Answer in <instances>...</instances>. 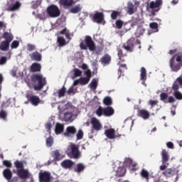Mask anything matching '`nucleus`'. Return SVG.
Returning a JSON list of instances; mask_svg holds the SVG:
<instances>
[{
    "label": "nucleus",
    "mask_w": 182,
    "mask_h": 182,
    "mask_svg": "<svg viewBox=\"0 0 182 182\" xmlns=\"http://www.w3.org/2000/svg\"><path fill=\"white\" fill-rule=\"evenodd\" d=\"M166 146L168 147V149H174V144H173V142L171 141H168L166 143Z\"/></svg>",
    "instance_id": "62"
},
{
    "label": "nucleus",
    "mask_w": 182,
    "mask_h": 182,
    "mask_svg": "<svg viewBox=\"0 0 182 182\" xmlns=\"http://www.w3.org/2000/svg\"><path fill=\"white\" fill-rule=\"evenodd\" d=\"M9 43L5 41H2L0 44V50L3 51L8 50L9 49Z\"/></svg>",
    "instance_id": "36"
},
{
    "label": "nucleus",
    "mask_w": 182,
    "mask_h": 182,
    "mask_svg": "<svg viewBox=\"0 0 182 182\" xmlns=\"http://www.w3.org/2000/svg\"><path fill=\"white\" fill-rule=\"evenodd\" d=\"M176 102V99L173 96H169L168 98V103H174Z\"/></svg>",
    "instance_id": "64"
},
{
    "label": "nucleus",
    "mask_w": 182,
    "mask_h": 182,
    "mask_svg": "<svg viewBox=\"0 0 182 182\" xmlns=\"http://www.w3.org/2000/svg\"><path fill=\"white\" fill-rule=\"evenodd\" d=\"M80 11H82V8L80 7V4H77L75 7L70 9V12H71V14H79Z\"/></svg>",
    "instance_id": "43"
},
{
    "label": "nucleus",
    "mask_w": 182,
    "mask_h": 182,
    "mask_svg": "<svg viewBox=\"0 0 182 182\" xmlns=\"http://www.w3.org/2000/svg\"><path fill=\"white\" fill-rule=\"evenodd\" d=\"M167 97H168V94H167V92L161 93L160 100H161V102H164V100H166V99H167Z\"/></svg>",
    "instance_id": "56"
},
{
    "label": "nucleus",
    "mask_w": 182,
    "mask_h": 182,
    "mask_svg": "<svg viewBox=\"0 0 182 182\" xmlns=\"http://www.w3.org/2000/svg\"><path fill=\"white\" fill-rule=\"evenodd\" d=\"M29 57L31 60H35L36 62H41L42 60V54L36 50L30 53Z\"/></svg>",
    "instance_id": "15"
},
{
    "label": "nucleus",
    "mask_w": 182,
    "mask_h": 182,
    "mask_svg": "<svg viewBox=\"0 0 182 182\" xmlns=\"http://www.w3.org/2000/svg\"><path fill=\"white\" fill-rule=\"evenodd\" d=\"M26 97L29 103L33 106H38L41 103V98L38 95H33L31 94H27Z\"/></svg>",
    "instance_id": "10"
},
{
    "label": "nucleus",
    "mask_w": 182,
    "mask_h": 182,
    "mask_svg": "<svg viewBox=\"0 0 182 182\" xmlns=\"http://www.w3.org/2000/svg\"><path fill=\"white\" fill-rule=\"evenodd\" d=\"M46 129L48 132V133H50V129H52V123L48 122L46 124Z\"/></svg>",
    "instance_id": "60"
},
{
    "label": "nucleus",
    "mask_w": 182,
    "mask_h": 182,
    "mask_svg": "<svg viewBox=\"0 0 182 182\" xmlns=\"http://www.w3.org/2000/svg\"><path fill=\"white\" fill-rule=\"evenodd\" d=\"M66 93V87H63L60 90L58 91V97H63L65 96V94Z\"/></svg>",
    "instance_id": "52"
},
{
    "label": "nucleus",
    "mask_w": 182,
    "mask_h": 182,
    "mask_svg": "<svg viewBox=\"0 0 182 182\" xmlns=\"http://www.w3.org/2000/svg\"><path fill=\"white\" fill-rule=\"evenodd\" d=\"M85 170V165L82 163L77 164V167L74 168L75 173H82Z\"/></svg>",
    "instance_id": "37"
},
{
    "label": "nucleus",
    "mask_w": 182,
    "mask_h": 182,
    "mask_svg": "<svg viewBox=\"0 0 182 182\" xmlns=\"http://www.w3.org/2000/svg\"><path fill=\"white\" fill-rule=\"evenodd\" d=\"M57 43H58V46L60 47L65 46L68 43H66V40L62 36L58 37Z\"/></svg>",
    "instance_id": "39"
},
{
    "label": "nucleus",
    "mask_w": 182,
    "mask_h": 182,
    "mask_svg": "<svg viewBox=\"0 0 182 182\" xmlns=\"http://www.w3.org/2000/svg\"><path fill=\"white\" fill-rule=\"evenodd\" d=\"M162 175L164 176L166 178H170V177L173 176V168H167L162 173Z\"/></svg>",
    "instance_id": "34"
},
{
    "label": "nucleus",
    "mask_w": 182,
    "mask_h": 182,
    "mask_svg": "<svg viewBox=\"0 0 182 182\" xmlns=\"http://www.w3.org/2000/svg\"><path fill=\"white\" fill-rule=\"evenodd\" d=\"M74 75L71 77L73 80H75L76 77H79V76H82V70H79L78 68L73 69Z\"/></svg>",
    "instance_id": "35"
},
{
    "label": "nucleus",
    "mask_w": 182,
    "mask_h": 182,
    "mask_svg": "<svg viewBox=\"0 0 182 182\" xmlns=\"http://www.w3.org/2000/svg\"><path fill=\"white\" fill-rule=\"evenodd\" d=\"M3 38L5 39L4 41L11 43V41H14V35L9 32H4L3 34Z\"/></svg>",
    "instance_id": "28"
},
{
    "label": "nucleus",
    "mask_w": 182,
    "mask_h": 182,
    "mask_svg": "<svg viewBox=\"0 0 182 182\" xmlns=\"http://www.w3.org/2000/svg\"><path fill=\"white\" fill-rule=\"evenodd\" d=\"M60 166L65 170H72V167L75 166V162L70 159H65L60 163Z\"/></svg>",
    "instance_id": "13"
},
{
    "label": "nucleus",
    "mask_w": 182,
    "mask_h": 182,
    "mask_svg": "<svg viewBox=\"0 0 182 182\" xmlns=\"http://www.w3.org/2000/svg\"><path fill=\"white\" fill-rule=\"evenodd\" d=\"M90 123L92 124V129L91 133H94L95 130V132H99L102 130V123H100V121L97 119L96 117L91 118Z\"/></svg>",
    "instance_id": "9"
},
{
    "label": "nucleus",
    "mask_w": 182,
    "mask_h": 182,
    "mask_svg": "<svg viewBox=\"0 0 182 182\" xmlns=\"http://www.w3.org/2000/svg\"><path fill=\"white\" fill-rule=\"evenodd\" d=\"M8 116V114L6 113V112L4 109H2L0 112V117L1 119H3L4 120L6 119V117Z\"/></svg>",
    "instance_id": "58"
},
{
    "label": "nucleus",
    "mask_w": 182,
    "mask_h": 182,
    "mask_svg": "<svg viewBox=\"0 0 182 182\" xmlns=\"http://www.w3.org/2000/svg\"><path fill=\"white\" fill-rule=\"evenodd\" d=\"M124 166H125V167L129 168H130L131 166L134 167V164H133V160L130 158H126L124 161Z\"/></svg>",
    "instance_id": "41"
},
{
    "label": "nucleus",
    "mask_w": 182,
    "mask_h": 182,
    "mask_svg": "<svg viewBox=\"0 0 182 182\" xmlns=\"http://www.w3.org/2000/svg\"><path fill=\"white\" fill-rule=\"evenodd\" d=\"M100 62L103 66H107V65H110V62H112V57L108 54H105L100 58Z\"/></svg>",
    "instance_id": "18"
},
{
    "label": "nucleus",
    "mask_w": 182,
    "mask_h": 182,
    "mask_svg": "<svg viewBox=\"0 0 182 182\" xmlns=\"http://www.w3.org/2000/svg\"><path fill=\"white\" fill-rule=\"evenodd\" d=\"M139 117H141L144 120H147L150 117V112L146 109H140L137 113Z\"/></svg>",
    "instance_id": "20"
},
{
    "label": "nucleus",
    "mask_w": 182,
    "mask_h": 182,
    "mask_svg": "<svg viewBox=\"0 0 182 182\" xmlns=\"http://www.w3.org/2000/svg\"><path fill=\"white\" fill-rule=\"evenodd\" d=\"M140 176L142 178H144L146 182H149V178L150 177V173L148 172L147 170H146L144 168L141 169V171L140 172Z\"/></svg>",
    "instance_id": "31"
},
{
    "label": "nucleus",
    "mask_w": 182,
    "mask_h": 182,
    "mask_svg": "<svg viewBox=\"0 0 182 182\" xmlns=\"http://www.w3.org/2000/svg\"><path fill=\"white\" fill-rule=\"evenodd\" d=\"M176 60L178 63H176ZM169 66L172 72H178L182 68V56L178 55L176 58V55H173L169 60Z\"/></svg>",
    "instance_id": "5"
},
{
    "label": "nucleus",
    "mask_w": 182,
    "mask_h": 182,
    "mask_svg": "<svg viewBox=\"0 0 182 182\" xmlns=\"http://www.w3.org/2000/svg\"><path fill=\"white\" fill-rule=\"evenodd\" d=\"M149 28H151V29H154V31H159V23L156 22L151 23L149 24Z\"/></svg>",
    "instance_id": "54"
},
{
    "label": "nucleus",
    "mask_w": 182,
    "mask_h": 182,
    "mask_svg": "<svg viewBox=\"0 0 182 182\" xmlns=\"http://www.w3.org/2000/svg\"><path fill=\"white\" fill-rule=\"evenodd\" d=\"M105 134L107 139H109V140L116 139V131L113 128L106 129L105 131Z\"/></svg>",
    "instance_id": "16"
},
{
    "label": "nucleus",
    "mask_w": 182,
    "mask_h": 182,
    "mask_svg": "<svg viewBox=\"0 0 182 182\" xmlns=\"http://www.w3.org/2000/svg\"><path fill=\"white\" fill-rule=\"evenodd\" d=\"M163 6V0H155L151 1L147 4L146 9H151L152 11H155L156 12H159L160 9H161V6Z\"/></svg>",
    "instance_id": "7"
},
{
    "label": "nucleus",
    "mask_w": 182,
    "mask_h": 182,
    "mask_svg": "<svg viewBox=\"0 0 182 182\" xmlns=\"http://www.w3.org/2000/svg\"><path fill=\"white\" fill-rule=\"evenodd\" d=\"M140 41L136 40L134 37L130 38L122 46V48L127 50V52H133L134 50V45H139V49H141V45H140Z\"/></svg>",
    "instance_id": "4"
},
{
    "label": "nucleus",
    "mask_w": 182,
    "mask_h": 182,
    "mask_svg": "<svg viewBox=\"0 0 182 182\" xmlns=\"http://www.w3.org/2000/svg\"><path fill=\"white\" fill-rule=\"evenodd\" d=\"M68 156L70 159H79L80 157L79 147L76 144L71 145V151L68 154Z\"/></svg>",
    "instance_id": "11"
},
{
    "label": "nucleus",
    "mask_w": 182,
    "mask_h": 182,
    "mask_svg": "<svg viewBox=\"0 0 182 182\" xmlns=\"http://www.w3.org/2000/svg\"><path fill=\"white\" fill-rule=\"evenodd\" d=\"M103 103L105 106H110L112 105V101L110 97H105L103 100Z\"/></svg>",
    "instance_id": "48"
},
{
    "label": "nucleus",
    "mask_w": 182,
    "mask_h": 182,
    "mask_svg": "<svg viewBox=\"0 0 182 182\" xmlns=\"http://www.w3.org/2000/svg\"><path fill=\"white\" fill-rule=\"evenodd\" d=\"M140 72V80H142L144 83V82L147 80V70L144 67H142L141 68Z\"/></svg>",
    "instance_id": "27"
},
{
    "label": "nucleus",
    "mask_w": 182,
    "mask_h": 182,
    "mask_svg": "<svg viewBox=\"0 0 182 182\" xmlns=\"http://www.w3.org/2000/svg\"><path fill=\"white\" fill-rule=\"evenodd\" d=\"M42 69V65L38 63H33L31 67L30 70L31 72L35 73V72H41Z\"/></svg>",
    "instance_id": "24"
},
{
    "label": "nucleus",
    "mask_w": 182,
    "mask_h": 182,
    "mask_svg": "<svg viewBox=\"0 0 182 182\" xmlns=\"http://www.w3.org/2000/svg\"><path fill=\"white\" fill-rule=\"evenodd\" d=\"M127 13L129 15H133L134 14V5H133V3L129 2L127 4Z\"/></svg>",
    "instance_id": "38"
},
{
    "label": "nucleus",
    "mask_w": 182,
    "mask_h": 182,
    "mask_svg": "<svg viewBox=\"0 0 182 182\" xmlns=\"http://www.w3.org/2000/svg\"><path fill=\"white\" fill-rule=\"evenodd\" d=\"M116 177H124L126 176V168L124 166H119L115 171Z\"/></svg>",
    "instance_id": "21"
},
{
    "label": "nucleus",
    "mask_w": 182,
    "mask_h": 182,
    "mask_svg": "<svg viewBox=\"0 0 182 182\" xmlns=\"http://www.w3.org/2000/svg\"><path fill=\"white\" fill-rule=\"evenodd\" d=\"M31 82H33L34 90H42L46 86V78L42 74H33L31 76Z\"/></svg>",
    "instance_id": "1"
},
{
    "label": "nucleus",
    "mask_w": 182,
    "mask_h": 182,
    "mask_svg": "<svg viewBox=\"0 0 182 182\" xmlns=\"http://www.w3.org/2000/svg\"><path fill=\"white\" fill-rule=\"evenodd\" d=\"M117 55L121 62L126 61V58L127 57V54H124L123 50H122L121 48L117 49Z\"/></svg>",
    "instance_id": "29"
},
{
    "label": "nucleus",
    "mask_w": 182,
    "mask_h": 182,
    "mask_svg": "<svg viewBox=\"0 0 182 182\" xmlns=\"http://www.w3.org/2000/svg\"><path fill=\"white\" fill-rule=\"evenodd\" d=\"M63 130H65V126L63 124L57 123L55 125V134H60V133H63Z\"/></svg>",
    "instance_id": "30"
},
{
    "label": "nucleus",
    "mask_w": 182,
    "mask_h": 182,
    "mask_svg": "<svg viewBox=\"0 0 182 182\" xmlns=\"http://www.w3.org/2000/svg\"><path fill=\"white\" fill-rule=\"evenodd\" d=\"M73 116V114L72 112H65L64 114V120L65 122H69V120H70V119H72Z\"/></svg>",
    "instance_id": "49"
},
{
    "label": "nucleus",
    "mask_w": 182,
    "mask_h": 182,
    "mask_svg": "<svg viewBox=\"0 0 182 182\" xmlns=\"http://www.w3.org/2000/svg\"><path fill=\"white\" fill-rule=\"evenodd\" d=\"M93 22L102 23L105 21V14L103 12H96L92 17Z\"/></svg>",
    "instance_id": "12"
},
{
    "label": "nucleus",
    "mask_w": 182,
    "mask_h": 182,
    "mask_svg": "<svg viewBox=\"0 0 182 182\" xmlns=\"http://www.w3.org/2000/svg\"><path fill=\"white\" fill-rule=\"evenodd\" d=\"M114 114V109L112 107H107L104 108V116L105 117H110V116H113Z\"/></svg>",
    "instance_id": "23"
},
{
    "label": "nucleus",
    "mask_w": 182,
    "mask_h": 182,
    "mask_svg": "<svg viewBox=\"0 0 182 182\" xmlns=\"http://www.w3.org/2000/svg\"><path fill=\"white\" fill-rule=\"evenodd\" d=\"M122 15V12L117 11H112L111 14V18L112 21H116L117 19V16H120Z\"/></svg>",
    "instance_id": "44"
},
{
    "label": "nucleus",
    "mask_w": 182,
    "mask_h": 182,
    "mask_svg": "<svg viewBox=\"0 0 182 182\" xmlns=\"http://www.w3.org/2000/svg\"><path fill=\"white\" fill-rule=\"evenodd\" d=\"M83 139V131L80 129L77 134V140H82Z\"/></svg>",
    "instance_id": "59"
},
{
    "label": "nucleus",
    "mask_w": 182,
    "mask_h": 182,
    "mask_svg": "<svg viewBox=\"0 0 182 182\" xmlns=\"http://www.w3.org/2000/svg\"><path fill=\"white\" fill-rule=\"evenodd\" d=\"M85 75H86V77L87 79H90V77H92V72L90 71V70H86L85 71Z\"/></svg>",
    "instance_id": "61"
},
{
    "label": "nucleus",
    "mask_w": 182,
    "mask_h": 182,
    "mask_svg": "<svg viewBox=\"0 0 182 182\" xmlns=\"http://www.w3.org/2000/svg\"><path fill=\"white\" fill-rule=\"evenodd\" d=\"M76 128L73 126H70L66 128V132L64 133L65 137H72L74 134H76Z\"/></svg>",
    "instance_id": "17"
},
{
    "label": "nucleus",
    "mask_w": 182,
    "mask_h": 182,
    "mask_svg": "<svg viewBox=\"0 0 182 182\" xmlns=\"http://www.w3.org/2000/svg\"><path fill=\"white\" fill-rule=\"evenodd\" d=\"M119 65V68L118 70L119 77L124 73L125 70H127V65L126 64H117Z\"/></svg>",
    "instance_id": "33"
},
{
    "label": "nucleus",
    "mask_w": 182,
    "mask_h": 182,
    "mask_svg": "<svg viewBox=\"0 0 182 182\" xmlns=\"http://www.w3.org/2000/svg\"><path fill=\"white\" fill-rule=\"evenodd\" d=\"M180 87L182 88V76H179L173 82L172 85V90H173V96L177 100H182V93L178 91Z\"/></svg>",
    "instance_id": "3"
},
{
    "label": "nucleus",
    "mask_w": 182,
    "mask_h": 182,
    "mask_svg": "<svg viewBox=\"0 0 182 182\" xmlns=\"http://www.w3.org/2000/svg\"><path fill=\"white\" fill-rule=\"evenodd\" d=\"M17 171V176L19 177V178H21L22 180H26V178H29V171L27 169L23 168V169H18Z\"/></svg>",
    "instance_id": "14"
},
{
    "label": "nucleus",
    "mask_w": 182,
    "mask_h": 182,
    "mask_svg": "<svg viewBox=\"0 0 182 182\" xmlns=\"http://www.w3.org/2000/svg\"><path fill=\"white\" fill-rule=\"evenodd\" d=\"M23 163H25L23 161H16L14 162V166L17 170H22L25 168V166L23 165Z\"/></svg>",
    "instance_id": "32"
},
{
    "label": "nucleus",
    "mask_w": 182,
    "mask_h": 182,
    "mask_svg": "<svg viewBox=\"0 0 182 182\" xmlns=\"http://www.w3.org/2000/svg\"><path fill=\"white\" fill-rule=\"evenodd\" d=\"M80 48L82 50H87L89 49L90 52H95L96 50V44L91 36H86L85 41L80 43Z\"/></svg>",
    "instance_id": "2"
},
{
    "label": "nucleus",
    "mask_w": 182,
    "mask_h": 182,
    "mask_svg": "<svg viewBox=\"0 0 182 182\" xmlns=\"http://www.w3.org/2000/svg\"><path fill=\"white\" fill-rule=\"evenodd\" d=\"M3 166H5L7 168H12V162L9 160H4L3 161Z\"/></svg>",
    "instance_id": "53"
},
{
    "label": "nucleus",
    "mask_w": 182,
    "mask_h": 182,
    "mask_svg": "<svg viewBox=\"0 0 182 182\" xmlns=\"http://www.w3.org/2000/svg\"><path fill=\"white\" fill-rule=\"evenodd\" d=\"M3 176L4 177V178L6 180H7V181H11V180H12V177H13V173H12V171H11L10 168H5L3 171Z\"/></svg>",
    "instance_id": "19"
},
{
    "label": "nucleus",
    "mask_w": 182,
    "mask_h": 182,
    "mask_svg": "<svg viewBox=\"0 0 182 182\" xmlns=\"http://www.w3.org/2000/svg\"><path fill=\"white\" fill-rule=\"evenodd\" d=\"M161 156L162 157V164H166L170 160V155H168V152L166 149L161 151Z\"/></svg>",
    "instance_id": "22"
},
{
    "label": "nucleus",
    "mask_w": 182,
    "mask_h": 182,
    "mask_svg": "<svg viewBox=\"0 0 182 182\" xmlns=\"http://www.w3.org/2000/svg\"><path fill=\"white\" fill-rule=\"evenodd\" d=\"M90 82V79L86 77H81L80 78V85L82 86H85V85H87Z\"/></svg>",
    "instance_id": "45"
},
{
    "label": "nucleus",
    "mask_w": 182,
    "mask_h": 182,
    "mask_svg": "<svg viewBox=\"0 0 182 182\" xmlns=\"http://www.w3.org/2000/svg\"><path fill=\"white\" fill-rule=\"evenodd\" d=\"M52 157H53L55 161H59L60 160V152L59 151V150L53 151Z\"/></svg>",
    "instance_id": "40"
},
{
    "label": "nucleus",
    "mask_w": 182,
    "mask_h": 182,
    "mask_svg": "<svg viewBox=\"0 0 182 182\" xmlns=\"http://www.w3.org/2000/svg\"><path fill=\"white\" fill-rule=\"evenodd\" d=\"M21 2L16 1V3H11L9 6V11H18L21 8Z\"/></svg>",
    "instance_id": "26"
},
{
    "label": "nucleus",
    "mask_w": 182,
    "mask_h": 182,
    "mask_svg": "<svg viewBox=\"0 0 182 182\" xmlns=\"http://www.w3.org/2000/svg\"><path fill=\"white\" fill-rule=\"evenodd\" d=\"M58 4L60 6H64L65 8H68L73 5V0H59Z\"/></svg>",
    "instance_id": "25"
},
{
    "label": "nucleus",
    "mask_w": 182,
    "mask_h": 182,
    "mask_svg": "<svg viewBox=\"0 0 182 182\" xmlns=\"http://www.w3.org/2000/svg\"><path fill=\"white\" fill-rule=\"evenodd\" d=\"M47 147H52L53 146V137L49 136L46 140Z\"/></svg>",
    "instance_id": "47"
},
{
    "label": "nucleus",
    "mask_w": 182,
    "mask_h": 182,
    "mask_svg": "<svg viewBox=\"0 0 182 182\" xmlns=\"http://www.w3.org/2000/svg\"><path fill=\"white\" fill-rule=\"evenodd\" d=\"M52 175L49 171H41L38 173L39 182H52Z\"/></svg>",
    "instance_id": "8"
},
{
    "label": "nucleus",
    "mask_w": 182,
    "mask_h": 182,
    "mask_svg": "<svg viewBox=\"0 0 182 182\" xmlns=\"http://www.w3.org/2000/svg\"><path fill=\"white\" fill-rule=\"evenodd\" d=\"M33 50H36V46L31 43L27 44V51L33 52Z\"/></svg>",
    "instance_id": "51"
},
{
    "label": "nucleus",
    "mask_w": 182,
    "mask_h": 182,
    "mask_svg": "<svg viewBox=\"0 0 182 182\" xmlns=\"http://www.w3.org/2000/svg\"><path fill=\"white\" fill-rule=\"evenodd\" d=\"M88 86L90 89H92V90H96V89H97V80L95 78L92 79Z\"/></svg>",
    "instance_id": "42"
},
{
    "label": "nucleus",
    "mask_w": 182,
    "mask_h": 182,
    "mask_svg": "<svg viewBox=\"0 0 182 182\" xmlns=\"http://www.w3.org/2000/svg\"><path fill=\"white\" fill-rule=\"evenodd\" d=\"M148 103H149V106H151V107H154L155 106H157V105H159V100H150Z\"/></svg>",
    "instance_id": "55"
},
{
    "label": "nucleus",
    "mask_w": 182,
    "mask_h": 182,
    "mask_svg": "<svg viewBox=\"0 0 182 182\" xmlns=\"http://www.w3.org/2000/svg\"><path fill=\"white\" fill-rule=\"evenodd\" d=\"M47 14L50 18H58L60 16V10L56 5H50L47 8Z\"/></svg>",
    "instance_id": "6"
},
{
    "label": "nucleus",
    "mask_w": 182,
    "mask_h": 182,
    "mask_svg": "<svg viewBox=\"0 0 182 182\" xmlns=\"http://www.w3.org/2000/svg\"><path fill=\"white\" fill-rule=\"evenodd\" d=\"M6 63V57L0 58V65H5Z\"/></svg>",
    "instance_id": "63"
},
{
    "label": "nucleus",
    "mask_w": 182,
    "mask_h": 182,
    "mask_svg": "<svg viewBox=\"0 0 182 182\" xmlns=\"http://www.w3.org/2000/svg\"><path fill=\"white\" fill-rule=\"evenodd\" d=\"M18 46H19V41H14L11 43V49H16V48H18Z\"/></svg>",
    "instance_id": "57"
},
{
    "label": "nucleus",
    "mask_w": 182,
    "mask_h": 182,
    "mask_svg": "<svg viewBox=\"0 0 182 182\" xmlns=\"http://www.w3.org/2000/svg\"><path fill=\"white\" fill-rule=\"evenodd\" d=\"M96 114L99 117H101V116H105V108L99 107L96 110Z\"/></svg>",
    "instance_id": "46"
},
{
    "label": "nucleus",
    "mask_w": 182,
    "mask_h": 182,
    "mask_svg": "<svg viewBox=\"0 0 182 182\" xmlns=\"http://www.w3.org/2000/svg\"><path fill=\"white\" fill-rule=\"evenodd\" d=\"M124 22L122 20H117L115 22V28H117V29H122L123 28V25H124Z\"/></svg>",
    "instance_id": "50"
}]
</instances>
